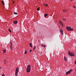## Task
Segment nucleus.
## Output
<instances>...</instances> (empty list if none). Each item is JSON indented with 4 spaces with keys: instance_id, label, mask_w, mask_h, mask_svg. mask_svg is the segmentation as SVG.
I'll use <instances>...</instances> for the list:
<instances>
[{
    "instance_id": "1",
    "label": "nucleus",
    "mask_w": 76,
    "mask_h": 76,
    "mask_svg": "<svg viewBox=\"0 0 76 76\" xmlns=\"http://www.w3.org/2000/svg\"><path fill=\"white\" fill-rule=\"evenodd\" d=\"M31 70V66L30 65H28V66L26 69L27 72H30V70Z\"/></svg>"
},
{
    "instance_id": "2",
    "label": "nucleus",
    "mask_w": 76,
    "mask_h": 76,
    "mask_svg": "<svg viewBox=\"0 0 76 76\" xmlns=\"http://www.w3.org/2000/svg\"><path fill=\"white\" fill-rule=\"evenodd\" d=\"M66 28L67 30H68V31H72L73 30V28H71V27H70L67 26L66 27Z\"/></svg>"
},
{
    "instance_id": "3",
    "label": "nucleus",
    "mask_w": 76,
    "mask_h": 76,
    "mask_svg": "<svg viewBox=\"0 0 76 76\" xmlns=\"http://www.w3.org/2000/svg\"><path fill=\"white\" fill-rule=\"evenodd\" d=\"M19 72V68L17 67L16 68L15 70V76H17L18 72Z\"/></svg>"
},
{
    "instance_id": "4",
    "label": "nucleus",
    "mask_w": 76,
    "mask_h": 76,
    "mask_svg": "<svg viewBox=\"0 0 76 76\" xmlns=\"http://www.w3.org/2000/svg\"><path fill=\"white\" fill-rule=\"evenodd\" d=\"M68 54L69 55H70V56H73H73H75V55L73 53H70V51L69 52Z\"/></svg>"
},
{
    "instance_id": "5",
    "label": "nucleus",
    "mask_w": 76,
    "mask_h": 76,
    "mask_svg": "<svg viewBox=\"0 0 76 76\" xmlns=\"http://www.w3.org/2000/svg\"><path fill=\"white\" fill-rule=\"evenodd\" d=\"M10 48L11 50L12 49V41H10Z\"/></svg>"
},
{
    "instance_id": "6",
    "label": "nucleus",
    "mask_w": 76,
    "mask_h": 76,
    "mask_svg": "<svg viewBox=\"0 0 76 76\" xmlns=\"http://www.w3.org/2000/svg\"><path fill=\"white\" fill-rule=\"evenodd\" d=\"M59 23L62 26H64V25H63V23H62L61 21L60 20L59 21Z\"/></svg>"
},
{
    "instance_id": "7",
    "label": "nucleus",
    "mask_w": 76,
    "mask_h": 76,
    "mask_svg": "<svg viewBox=\"0 0 76 76\" xmlns=\"http://www.w3.org/2000/svg\"><path fill=\"white\" fill-rule=\"evenodd\" d=\"M60 31L61 32V33L62 35H63V30H60Z\"/></svg>"
},
{
    "instance_id": "8",
    "label": "nucleus",
    "mask_w": 76,
    "mask_h": 76,
    "mask_svg": "<svg viewBox=\"0 0 76 76\" xmlns=\"http://www.w3.org/2000/svg\"><path fill=\"white\" fill-rule=\"evenodd\" d=\"M17 23H18V21H14V24H17Z\"/></svg>"
},
{
    "instance_id": "9",
    "label": "nucleus",
    "mask_w": 76,
    "mask_h": 76,
    "mask_svg": "<svg viewBox=\"0 0 76 76\" xmlns=\"http://www.w3.org/2000/svg\"><path fill=\"white\" fill-rule=\"evenodd\" d=\"M70 72L68 71L66 72V74L67 75H69V74H70Z\"/></svg>"
},
{
    "instance_id": "10",
    "label": "nucleus",
    "mask_w": 76,
    "mask_h": 76,
    "mask_svg": "<svg viewBox=\"0 0 76 76\" xmlns=\"http://www.w3.org/2000/svg\"><path fill=\"white\" fill-rule=\"evenodd\" d=\"M29 45L31 47V48H32V43H30L29 44Z\"/></svg>"
},
{
    "instance_id": "11",
    "label": "nucleus",
    "mask_w": 76,
    "mask_h": 76,
    "mask_svg": "<svg viewBox=\"0 0 76 76\" xmlns=\"http://www.w3.org/2000/svg\"><path fill=\"white\" fill-rule=\"evenodd\" d=\"M64 60L65 61H67V58L66 57H64Z\"/></svg>"
},
{
    "instance_id": "12",
    "label": "nucleus",
    "mask_w": 76,
    "mask_h": 76,
    "mask_svg": "<svg viewBox=\"0 0 76 76\" xmlns=\"http://www.w3.org/2000/svg\"><path fill=\"white\" fill-rule=\"evenodd\" d=\"M44 17H47V16H48V14H46L44 15Z\"/></svg>"
},
{
    "instance_id": "13",
    "label": "nucleus",
    "mask_w": 76,
    "mask_h": 76,
    "mask_svg": "<svg viewBox=\"0 0 76 76\" xmlns=\"http://www.w3.org/2000/svg\"><path fill=\"white\" fill-rule=\"evenodd\" d=\"M36 46H34L33 49V51H34V50H35V49H36Z\"/></svg>"
},
{
    "instance_id": "14",
    "label": "nucleus",
    "mask_w": 76,
    "mask_h": 76,
    "mask_svg": "<svg viewBox=\"0 0 76 76\" xmlns=\"http://www.w3.org/2000/svg\"><path fill=\"white\" fill-rule=\"evenodd\" d=\"M72 70H73V69H71L69 70V73H71V72L72 71Z\"/></svg>"
},
{
    "instance_id": "15",
    "label": "nucleus",
    "mask_w": 76,
    "mask_h": 76,
    "mask_svg": "<svg viewBox=\"0 0 76 76\" xmlns=\"http://www.w3.org/2000/svg\"><path fill=\"white\" fill-rule=\"evenodd\" d=\"M3 52L4 53H6V50L4 49L3 50Z\"/></svg>"
},
{
    "instance_id": "16",
    "label": "nucleus",
    "mask_w": 76,
    "mask_h": 76,
    "mask_svg": "<svg viewBox=\"0 0 76 76\" xmlns=\"http://www.w3.org/2000/svg\"><path fill=\"white\" fill-rule=\"evenodd\" d=\"M27 51H26V50L24 52L25 54H27Z\"/></svg>"
},
{
    "instance_id": "17",
    "label": "nucleus",
    "mask_w": 76,
    "mask_h": 76,
    "mask_svg": "<svg viewBox=\"0 0 76 76\" xmlns=\"http://www.w3.org/2000/svg\"><path fill=\"white\" fill-rule=\"evenodd\" d=\"M2 3L3 5H4V1H2Z\"/></svg>"
},
{
    "instance_id": "18",
    "label": "nucleus",
    "mask_w": 76,
    "mask_h": 76,
    "mask_svg": "<svg viewBox=\"0 0 76 76\" xmlns=\"http://www.w3.org/2000/svg\"><path fill=\"white\" fill-rule=\"evenodd\" d=\"M66 11H67L66 10H63V12H66Z\"/></svg>"
},
{
    "instance_id": "19",
    "label": "nucleus",
    "mask_w": 76,
    "mask_h": 76,
    "mask_svg": "<svg viewBox=\"0 0 76 76\" xmlns=\"http://www.w3.org/2000/svg\"><path fill=\"white\" fill-rule=\"evenodd\" d=\"M14 15H18V13L17 12H14Z\"/></svg>"
},
{
    "instance_id": "20",
    "label": "nucleus",
    "mask_w": 76,
    "mask_h": 76,
    "mask_svg": "<svg viewBox=\"0 0 76 76\" xmlns=\"http://www.w3.org/2000/svg\"><path fill=\"white\" fill-rule=\"evenodd\" d=\"M44 6H48V5L47 4H44Z\"/></svg>"
},
{
    "instance_id": "21",
    "label": "nucleus",
    "mask_w": 76,
    "mask_h": 76,
    "mask_svg": "<svg viewBox=\"0 0 76 76\" xmlns=\"http://www.w3.org/2000/svg\"><path fill=\"white\" fill-rule=\"evenodd\" d=\"M39 10H40V9H39V7H38L37 8V10H38V11H39Z\"/></svg>"
},
{
    "instance_id": "22",
    "label": "nucleus",
    "mask_w": 76,
    "mask_h": 76,
    "mask_svg": "<svg viewBox=\"0 0 76 76\" xmlns=\"http://www.w3.org/2000/svg\"><path fill=\"white\" fill-rule=\"evenodd\" d=\"M42 46L43 47H45V45H43V44L42 45Z\"/></svg>"
},
{
    "instance_id": "23",
    "label": "nucleus",
    "mask_w": 76,
    "mask_h": 76,
    "mask_svg": "<svg viewBox=\"0 0 76 76\" xmlns=\"http://www.w3.org/2000/svg\"><path fill=\"white\" fill-rule=\"evenodd\" d=\"M8 30L9 31V32L10 33L12 32V31H11V30L10 29H8Z\"/></svg>"
},
{
    "instance_id": "24",
    "label": "nucleus",
    "mask_w": 76,
    "mask_h": 76,
    "mask_svg": "<svg viewBox=\"0 0 76 76\" xmlns=\"http://www.w3.org/2000/svg\"><path fill=\"white\" fill-rule=\"evenodd\" d=\"M63 20H66V19L65 18H63Z\"/></svg>"
},
{
    "instance_id": "25",
    "label": "nucleus",
    "mask_w": 76,
    "mask_h": 76,
    "mask_svg": "<svg viewBox=\"0 0 76 76\" xmlns=\"http://www.w3.org/2000/svg\"><path fill=\"white\" fill-rule=\"evenodd\" d=\"M73 7H74V8H76V7L75 6H73Z\"/></svg>"
},
{
    "instance_id": "26",
    "label": "nucleus",
    "mask_w": 76,
    "mask_h": 76,
    "mask_svg": "<svg viewBox=\"0 0 76 76\" xmlns=\"http://www.w3.org/2000/svg\"><path fill=\"white\" fill-rule=\"evenodd\" d=\"M32 51V50H30V52L31 53Z\"/></svg>"
},
{
    "instance_id": "27",
    "label": "nucleus",
    "mask_w": 76,
    "mask_h": 76,
    "mask_svg": "<svg viewBox=\"0 0 76 76\" xmlns=\"http://www.w3.org/2000/svg\"><path fill=\"white\" fill-rule=\"evenodd\" d=\"M2 76H4V74H3L2 75Z\"/></svg>"
},
{
    "instance_id": "28",
    "label": "nucleus",
    "mask_w": 76,
    "mask_h": 76,
    "mask_svg": "<svg viewBox=\"0 0 76 76\" xmlns=\"http://www.w3.org/2000/svg\"><path fill=\"white\" fill-rule=\"evenodd\" d=\"M13 4H15V2L14 1H13Z\"/></svg>"
},
{
    "instance_id": "29",
    "label": "nucleus",
    "mask_w": 76,
    "mask_h": 76,
    "mask_svg": "<svg viewBox=\"0 0 76 76\" xmlns=\"http://www.w3.org/2000/svg\"><path fill=\"white\" fill-rule=\"evenodd\" d=\"M75 64H76V61L75 62Z\"/></svg>"
},
{
    "instance_id": "30",
    "label": "nucleus",
    "mask_w": 76,
    "mask_h": 76,
    "mask_svg": "<svg viewBox=\"0 0 76 76\" xmlns=\"http://www.w3.org/2000/svg\"><path fill=\"white\" fill-rule=\"evenodd\" d=\"M75 71H76V68L75 69Z\"/></svg>"
},
{
    "instance_id": "31",
    "label": "nucleus",
    "mask_w": 76,
    "mask_h": 76,
    "mask_svg": "<svg viewBox=\"0 0 76 76\" xmlns=\"http://www.w3.org/2000/svg\"><path fill=\"white\" fill-rule=\"evenodd\" d=\"M71 1H72V0H70Z\"/></svg>"
},
{
    "instance_id": "32",
    "label": "nucleus",
    "mask_w": 76,
    "mask_h": 76,
    "mask_svg": "<svg viewBox=\"0 0 76 76\" xmlns=\"http://www.w3.org/2000/svg\"><path fill=\"white\" fill-rule=\"evenodd\" d=\"M5 62H6V61H5Z\"/></svg>"
}]
</instances>
